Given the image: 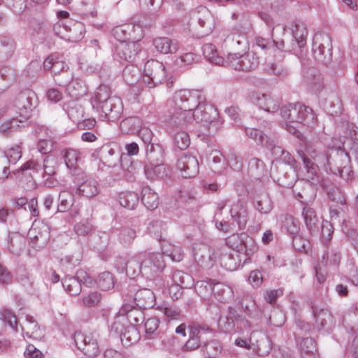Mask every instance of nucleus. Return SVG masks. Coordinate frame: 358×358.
Masks as SVG:
<instances>
[{
	"label": "nucleus",
	"mask_w": 358,
	"mask_h": 358,
	"mask_svg": "<svg viewBox=\"0 0 358 358\" xmlns=\"http://www.w3.org/2000/svg\"><path fill=\"white\" fill-rule=\"evenodd\" d=\"M205 99L202 92L196 90H180L174 93L173 101L180 112H190L194 117L191 127L194 123H201L204 126L211 124L214 117L211 113L215 114L214 108L206 106L203 103Z\"/></svg>",
	"instance_id": "nucleus-1"
},
{
	"label": "nucleus",
	"mask_w": 358,
	"mask_h": 358,
	"mask_svg": "<svg viewBox=\"0 0 358 358\" xmlns=\"http://www.w3.org/2000/svg\"><path fill=\"white\" fill-rule=\"evenodd\" d=\"M193 120L190 112H180L176 107L165 118L166 129L171 136L175 146L180 150H185L190 145L187 129L191 127Z\"/></svg>",
	"instance_id": "nucleus-2"
},
{
	"label": "nucleus",
	"mask_w": 358,
	"mask_h": 358,
	"mask_svg": "<svg viewBox=\"0 0 358 358\" xmlns=\"http://www.w3.org/2000/svg\"><path fill=\"white\" fill-rule=\"evenodd\" d=\"M165 267L163 256L160 253L138 255L129 260L126 266L127 274L136 275L141 273L146 276H152L161 272Z\"/></svg>",
	"instance_id": "nucleus-3"
},
{
	"label": "nucleus",
	"mask_w": 358,
	"mask_h": 358,
	"mask_svg": "<svg viewBox=\"0 0 358 358\" xmlns=\"http://www.w3.org/2000/svg\"><path fill=\"white\" fill-rule=\"evenodd\" d=\"M17 110L16 113L17 115L13 117V119L2 124L0 127V130L2 132H6L8 129H17L20 127L19 123L25 122L31 115L33 107L29 103L28 98L22 95L16 104Z\"/></svg>",
	"instance_id": "nucleus-4"
},
{
	"label": "nucleus",
	"mask_w": 358,
	"mask_h": 358,
	"mask_svg": "<svg viewBox=\"0 0 358 358\" xmlns=\"http://www.w3.org/2000/svg\"><path fill=\"white\" fill-rule=\"evenodd\" d=\"M143 82L149 87L162 83L166 79L164 65L157 60L148 61L144 67Z\"/></svg>",
	"instance_id": "nucleus-5"
},
{
	"label": "nucleus",
	"mask_w": 358,
	"mask_h": 358,
	"mask_svg": "<svg viewBox=\"0 0 358 358\" xmlns=\"http://www.w3.org/2000/svg\"><path fill=\"white\" fill-rule=\"evenodd\" d=\"M259 65V59L252 52L238 57L236 54H229L226 66L235 70L250 71L255 69Z\"/></svg>",
	"instance_id": "nucleus-6"
},
{
	"label": "nucleus",
	"mask_w": 358,
	"mask_h": 358,
	"mask_svg": "<svg viewBox=\"0 0 358 358\" xmlns=\"http://www.w3.org/2000/svg\"><path fill=\"white\" fill-rule=\"evenodd\" d=\"M228 244L238 253L250 257L258 250L255 240L248 236H234L227 241Z\"/></svg>",
	"instance_id": "nucleus-7"
},
{
	"label": "nucleus",
	"mask_w": 358,
	"mask_h": 358,
	"mask_svg": "<svg viewBox=\"0 0 358 358\" xmlns=\"http://www.w3.org/2000/svg\"><path fill=\"white\" fill-rule=\"evenodd\" d=\"M307 155H303L301 158L310 175L308 180L313 179V176L317 173L318 166L325 167L328 163V157L322 153H317L315 150H308Z\"/></svg>",
	"instance_id": "nucleus-8"
},
{
	"label": "nucleus",
	"mask_w": 358,
	"mask_h": 358,
	"mask_svg": "<svg viewBox=\"0 0 358 358\" xmlns=\"http://www.w3.org/2000/svg\"><path fill=\"white\" fill-rule=\"evenodd\" d=\"M331 48V39L328 35L322 33H317L314 35L312 51L315 59L321 62H326L325 50L327 49V52H329Z\"/></svg>",
	"instance_id": "nucleus-9"
},
{
	"label": "nucleus",
	"mask_w": 358,
	"mask_h": 358,
	"mask_svg": "<svg viewBox=\"0 0 358 358\" xmlns=\"http://www.w3.org/2000/svg\"><path fill=\"white\" fill-rule=\"evenodd\" d=\"M54 30L57 34L66 40L76 42L83 37L84 27L83 24H56Z\"/></svg>",
	"instance_id": "nucleus-10"
},
{
	"label": "nucleus",
	"mask_w": 358,
	"mask_h": 358,
	"mask_svg": "<svg viewBox=\"0 0 358 358\" xmlns=\"http://www.w3.org/2000/svg\"><path fill=\"white\" fill-rule=\"evenodd\" d=\"M177 169L182 177L185 178H194L199 171V162L195 157L185 155L178 159Z\"/></svg>",
	"instance_id": "nucleus-11"
},
{
	"label": "nucleus",
	"mask_w": 358,
	"mask_h": 358,
	"mask_svg": "<svg viewBox=\"0 0 358 358\" xmlns=\"http://www.w3.org/2000/svg\"><path fill=\"white\" fill-rule=\"evenodd\" d=\"M100 108L104 117L112 122L117 120L120 117L123 109L121 99L116 96H112L103 102Z\"/></svg>",
	"instance_id": "nucleus-12"
},
{
	"label": "nucleus",
	"mask_w": 358,
	"mask_h": 358,
	"mask_svg": "<svg viewBox=\"0 0 358 358\" xmlns=\"http://www.w3.org/2000/svg\"><path fill=\"white\" fill-rule=\"evenodd\" d=\"M291 30L293 37L297 45V49L294 48V54L299 57L304 55V48L306 43V38L308 34L306 24H292Z\"/></svg>",
	"instance_id": "nucleus-13"
},
{
	"label": "nucleus",
	"mask_w": 358,
	"mask_h": 358,
	"mask_svg": "<svg viewBox=\"0 0 358 358\" xmlns=\"http://www.w3.org/2000/svg\"><path fill=\"white\" fill-rule=\"evenodd\" d=\"M250 100L259 108L268 113H274L279 108V103L269 94L260 92H252L250 96Z\"/></svg>",
	"instance_id": "nucleus-14"
},
{
	"label": "nucleus",
	"mask_w": 358,
	"mask_h": 358,
	"mask_svg": "<svg viewBox=\"0 0 358 358\" xmlns=\"http://www.w3.org/2000/svg\"><path fill=\"white\" fill-rule=\"evenodd\" d=\"M194 255L196 261L206 268L212 266L215 259L214 252L206 245L194 247Z\"/></svg>",
	"instance_id": "nucleus-15"
},
{
	"label": "nucleus",
	"mask_w": 358,
	"mask_h": 358,
	"mask_svg": "<svg viewBox=\"0 0 358 358\" xmlns=\"http://www.w3.org/2000/svg\"><path fill=\"white\" fill-rule=\"evenodd\" d=\"M145 173L149 179H162L169 175L170 170L162 162H150L145 166Z\"/></svg>",
	"instance_id": "nucleus-16"
},
{
	"label": "nucleus",
	"mask_w": 358,
	"mask_h": 358,
	"mask_svg": "<svg viewBox=\"0 0 358 358\" xmlns=\"http://www.w3.org/2000/svg\"><path fill=\"white\" fill-rule=\"evenodd\" d=\"M81 180L82 182L78 187L80 194L87 197H92L99 194V185L95 179L82 176Z\"/></svg>",
	"instance_id": "nucleus-17"
},
{
	"label": "nucleus",
	"mask_w": 358,
	"mask_h": 358,
	"mask_svg": "<svg viewBox=\"0 0 358 358\" xmlns=\"http://www.w3.org/2000/svg\"><path fill=\"white\" fill-rule=\"evenodd\" d=\"M153 44L157 51L162 54H173L178 50V42L167 37L157 38Z\"/></svg>",
	"instance_id": "nucleus-18"
},
{
	"label": "nucleus",
	"mask_w": 358,
	"mask_h": 358,
	"mask_svg": "<svg viewBox=\"0 0 358 358\" xmlns=\"http://www.w3.org/2000/svg\"><path fill=\"white\" fill-rule=\"evenodd\" d=\"M22 329L29 338L38 340L43 337V330L31 316H26V321L23 323Z\"/></svg>",
	"instance_id": "nucleus-19"
},
{
	"label": "nucleus",
	"mask_w": 358,
	"mask_h": 358,
	"mask_svg": "<svg viewBox=\"0 0 358 358\" xmlns=\"http://www.w3.org/2000/svg\"><path fill=\"white\" fill-rule=\"evenodd\" d=\"M223 285L220 283L213 285L210 281H199L196 284V289L198 294L205 298L213 294L215 295L218 294L220 290H222Z\"/></svg>",
	"instance_id": "nucleus-20"
},
{
	"label": "nucleus",
	"mask_w": 358,
	"mask_h": 358,
	"mask_svg": "<svg viewBox=\"0 0 358 358\" xmlns=\"http://www.w3.org/2000/svg\"><path fill=\"white\" fill-rule=\"evenodd\" d=\"M245 133L249 138L253 140L257 144L266 148H271L273 145V141L269 139L267 136L257 129L245 127Z\"/></svg>",
	"instance_id": "nucleus-21"
},
{
	"label": "nucleus",
	"mask_w": 358,
	"mask_h": 358,
	"mask_svg": "<svg viewBox=\"0 0 358 358\" xmlns=\"http://www.w3.org/2000/svg\"><path fill=\"white\" fill-rule=\"evenodd\" d=\"M203 333V329H200L197 327H189V338L184 345L185 350H193L199 348Z\"/></svg>",
	"instance_id": "nucleus-22"
},
{
	"label": "nucleus",
	"mask_w": 358,
	"mask_h": 358,
	"mask_svg": "<svg viewBox=\"0 0 358 358\" xmlns=\"http://www.w3.org/2000/svg\"><path fill=\"white\" fill-rule=\"evenodd\" d=\"M305 106L298 103V104H289L287 106H285L280 108V115H286V113H289V115L291 116L290 124L295 126V134H296V127H297V122H298V116L300 113H304Z\"/></svg>",
	"instance_id": "nucleus-23"
},
{
	"label": "nucleus",
	"mask_w": 358,
	"mask_h": 358,
	"mask_svg": "<svg viewBox=\"0 0 358 358\" xmlns=\"http://www.w3.org/2000/svg\"><path fill=\"white\" fill-rule=\"evenodd\" d=\"M120 313L122 314L129 325L135 327L142 319V313L132 306L124 304L120 310Z\"/></svg>",
	"instance_id": "nucleus-24"
},
{
	"label": "nucleus",
	"mask_w": 358,
	"mask_h": 358,
	"mask_svg": "<svg viewBox=\"0 0 358 358\" xmlns=\"http://www.w3.org/2000/svg\"><path fill=\"white\" fill-rule=\"evenodd\" d=\"M57 166V158L54 155L47 156L43 162V173L50 176L45 181V184L48 187L54 185V182L52 180L51 176L55 173L56 167Z\"/></svg>",
	"instance_id": "nucleus-25"
},
{
	"label": "nucleus",
	"mask_w": 358,
	"mask_h": 358,
	"mask_svg": "<svg viewBox=\"0 0 358 358\" xmlns=\"http://www.w3.org/2000/svg\"><path fill=\"white\" fill-rule=\"evenodd\" d=\"M203 54L204 57L210 62L220 66H226L227 59H224L218 56L215 47L211 43H207L203 46Z\"/></svg>",
	"instance_id": "nucleus-26"
},
{
	"label": "nucleus",
	"mask_w": 358,
	"mask_h": 358,
	"mask_svg": "<svg viewBox=\"0 0 358 358\" xmlns=\"http://www.w3.org/2000/svg\"><path fill=\"white\" fill-rule=\"evenodd\" d=\"M139 197L134 192H121L118 196L120 204L127 209H134L138 203Z\"/></svg>",
	"instance_id": "nucleus-27"
},
{
	"label": "nucleus",
	"mask_w": 358,
	"mask_h": 358,
	"mask_svg": "<svg viewBox=\"0 0 358 358\" xmlns=\"http://www.w3.org/2000/svg\"><path fill=\"white\" fill-rule=\"evenodd\" d=\"M25 245L24 238L18 233H13L9 235L8 237V248L10 251L18 255L24 249Z\"/></svg>",
	"instance_id": "nucleus-28"
},
{
	"label": "nucleus",
	"mask_w": 358,
	"mask_h": 358,
	"mask_svg": "<svg viewBox=\"0 0 358 358\" xmlns=\"http://www.w3.org/2000/svg\"><path fill=\"white\" fill-rule=\"evenodd\" d=\"M142 201L148 209H154L159 204V197L156 192L145 187L142 190Z\"/></svg>",
	"instance_id": "nucleus-29"
},
{
	"label": "nucleus",
	"mask_w": 358,
	"mask_h": 358,
	"mask_svg": "<svg viewBox=\"0 0 358 358\" xmlns=\"http://www.w3.org/2000/svg\"><path fill=\"white\" fill-rule=\"evenodd\" d=\"M159 320L157 318L152 317L148 319L145 322V336L148 339H154L159 336Z\"/></svg>",
	"instance_id": "nucleus-30"
},
{
	"label": "nucleus",
	"mask_w": 358,
	"mask_h": 358,
	"mask_svg": "<svg viewBox=\"0 0 358 358\" xmlns=\"http://www.w3.org/2000/svg\"><path fill=\"white\" fill-rule=\"evenodd\" d=\"M142 124V121L136 117H131L124 120L120 124L122 131L127 134L137 132Z\"/></svg>",
	"instance_id": "nucleus-31"
},
{
	"label": "nucleus",
	"mask_w": 358,
	"mask_h": 358,
	"mask_svg": "<svg viewBox=\"0 0 358 358\" xmlns=\"http://www.w3.org/2000/svg\"><path fill=\"white\" fill-rule=\"evenodd\" d=\"M300 349L303 358H315L316 345L313 339L306 338L300 343Z\"/></svg>",
	"instance_id": "nucleus-32"
},
{
	"label": "nucleus",
	"mask_w": 358,
	"mask_h": 358,
	"mask_svg": "<svg viewBox=\"0 0 358 358\" xmlns=\"http://www.w3.org/2000/svg\"><path fill=\"white\" fill-rule=\"evenodd\" d=\"M231 215L238 223L240 229L245 227L246 220V212L242 205L235 204L230 210Z\"/></svg>",
	"instance_id": "nucleus-33"
},
{
	"label": "nucleus",
	"mask_w": 358,
	"mask_h": 358,
	"mask_svg": "<svg viewBox=\"0 0 358 358\" xmlns=\"http://www.w3.org/2000/svg\"><path fill=\"white\" fill-rule=\"evenodd\" d=\"M163 253L169 256L173 261L180 262L182 259V252L179 246L172 245L164 241L162 245Z\"/></svg>",
	"instance_id": "nucleus-34"
},
{
	"label": "nucleus",
	"mask_w": 358,
	"mask_h": 358,
	"mask_svg": "<svg viewBox=\"0 0 358 358\" xmlns=\"http://www.w3.org/2000/svg\"><path fill=\"white\" fill-rule=\"evenodd\" d=\"M196 60V55L192 52H187L179 57H177L174 60V70L184 69L192 64Z\"/></svg>",
	"instance_id": "nucleus-35"
},
{
	"label": "nucleus",
	"mask_w": 358,
	"mask_h": 358,
	"mask_svg": "<svg viewBox=\"0 0 358 358\" xmlns=\"http://www.w3.org/2000/svg\"><path fill=\"white\" fill-rule=\"evenodd\" d=\"M65 290L71 295H77L81 291L80 282L73 277L66 276L62 282Z\"/></svg>",
	"instance_id": "nucleus-36"
},
{
	"label": "nucleus",
	"mask_w": 358,
	"mask_h": 358,
	"mask_svg": "<svg viewBox=\"0 0 358 358\" xmlns=\"http://www.w3.org/2000/svg\"><path fill=\"white\" fill-rule=\"evenodd\" d=\"M74 202L73 195L68 191H62L59 196L58 210L65 212L69 210Z\"/></svg>",
	"instance_id": "nucleus-37"
},
{
	"label": "nucleus",
	"mask_w": 358,
	"mask_h": 358,
	"mask_svg": "<svg viewBox=\"0 0 358 358\" xmlns=\"http://www.w3.org/2000/svg\"><path fill=\"white\" fill-rule=\"evenodd\" d=\"M120 336L122 342L125 341V345H129L138 340L139 334L134 326L128 325Z\"/></svg>",
	"instance_id": "nucleus-38"
},
{
	"label": "nucleus",
	"mask_w": 358,
	"mask_h": 358,
	"mask_svg": "<svg viewBox=\"0 0 358 358\" xmlns=\"http://www.w3.org/2000/svg\"><path fill=\"white\" fill-rule=\"evenodd\" d=\"M81 261V254L76 252L72 254L66 253L62 255L60 258V263L66 267H71L77 266Z\"/></svg>",
	"instance_id": "nucleus-39"
},
{
	"label": "nucleus",
	"mask_w": 358,
	"mask_h": 358,
	"mask_svg": "<svg viewBox=\"0 0 358 358\" xmlns=\"http://www.w3.org/2000/svg\"><path fill=\"white\" fill-rule=\"evenodd\" d=\"M80 159V152L75 149L69 148L65 151L64 162L69 169H76Z\"/></svg>",
	"instance_id": "nucleus-40"
},
{
	"label": "nucleus",
	"mask_w": 358,
	"mask_h": 358,
	"mask_svg": "<svg viewBox=\"0 0 358 358\" xmlns=\"http://www.w3.org/2000/svg\"><path fill=\"white\" fill-rule=\"evenodd\" d=\"M98 286L103 290H108L114 287L113 275L109 272L101 273L97 280Z\"/></svg>",
	"instance_id": "nucleus-41"
},
{
	"label": "nucleus",
	"mask_w": 358,
	"mask_h": 358,
	"mask_svg": "<svg viewBox=\"0 0 358 358\" xmlns=\"http://www.w3.org/2000/svg\"><path fill=\"white\" fill-rule=\"evenodd\" d=\"M315 322L317 328L321 329L329 325L332 320V316L327 310H321L315 314Z\"/></svg>",
	"instance_id": "nucleus-42"
},
{
	"label": "nucleus",
	"mask_w": 358,
	"mask_h": 358,
	"mask_svg": "<svg viewBox=\"0 0 358 358\" xmlns=\"http://www.w3.org/2000/svg\"><path fill=\"white\" fill-rule=\"evenodd\" d=\"M251 332L248 331L246 335L242 334L238 336L234 341L235 345L241 348L252 350L255 351V346L251 341Z\"/></svg>",
	"instance_id": "nucleus-43"
},
{
	"label": "nucleus",
	"mask_w": 358,
	"mask_h": 358,
	"mask_svg": "<svg viewBox=\"0 0 358 358\" xmlns=\"http://www.w3.org/2000/svg\"><path fill=\"white\" fill-rule=\"evenodd\" d=\"M127 326L128 323L126 321L125 317L120 313L119 311L115 321L111 325V330L121 336Z\"/></svg>",
	"instance_id": "nucleus-44"
},
{
	"label": "nucleus",
	"mask_w": 358,
	"mask_h": 358,
	"mask_svg": "<svg viewBox=\"0 0 358 358\" xmlns=\"http://www.w3.org/2000/svg\"><path fill=\"white\" fill-rule=\"evenodd\" d=\"M255 208L259 213L267 214L273 208L272 202L267 195H263L257 201Z\"/></svg>",
	"instance_id": "nucleus-45"
},
{
	"label": "nucleus",
	"mask_w": 358,
	"mask_h": 358,
	"mask_svg": "<svg viewBox=\"0 0 358 358\" xmlns=\"http://www.w3.org/2000/svg\"><path fill=\"white\" fill-rule=\"evenodd\" d=\"M305 223L309 229L315 228L317 224V218L315 211L309 207H305L303 210Z\"/></svg>",
	"instance_id": "nucleus-46"
},
{
	"label": "nucleus",
	"mask_w": 358,
	"mask_h": 358,
	"mask_svg": "<svg viewBox=\"0 0 358 358\" xmlns=\"http://www.w3.org/2000/svg\"><path fill=\"white\" fill-rule=\"evenodd\" d=\"M165 230V225L161 221L151 222L148 227V231L157 239L162 238V233Z\"/></svg>",
	"instance_id": "nucleus-47"
},
{
	"label": "nucleus",
	"mask_w": 358,
	"mask_h": 358,
	"mask_svg": "<svg viewBox=\"0 0 358 358\" xmlns=\"http://www.w3.org/2000/svg\"><path fill=\"white\" fill-rule=\"evenodd\" d=\"M112 96H110V90L106 85H101L97 88L95 93V101L100 107L103 102L108 101Z\"/></svg>",
	"instance_id": "nucleus-48"
},
{
	"label": "nucleus",
	"mask_w": 358,
	"mask_h": 358,
	"mask_svg": "<svg viewBox=\"0 0 358 358\" xmlns=\"http://www.w3.org/2000/svg\"><path fill=\"white\" fill-rule=\"evenodd\" d=\"M87 342V345L85 346L82 352L90 357L96 356L99 353V348L96 340L91 336H89Z\"/></svg>",
	"instance_id": "nucleus-49"
},
{
	"label": "nucleus",
	"mask_w": 358,
	"mask_h": 358,
	"mask_svg": "<svg viewBox=\"0 0 358 358\" xmlns=\"http://www.w3.org/2000/svg\"><path fill=\"white\" fill-rule=\"evenodd\" d=\"M250 171L256 174L257 176H261L265 173V166L262 161L254 158L252 159L249 162Z\"/></svg>",
	"instance_id": "nucleus-50"
},
{
	"label": "nucleus",
	"mask_w": 358,
	"mask_h": 358,
	"mask_svg": "<svg viewBox=\"0 0 358 358\" xmlns=\"http://www.w3.org/2000/svg\"><path fill=\"white\" fill-rule=\"evenodd\" d=\"M22 156V151L18 145L10 147L5 153V157L10 164H15Z\"/></svg>",
	"instance_id": "nucleus-51"
},
{
	"label": "nucleus",
	"mask_w": 358,
	"mask_h": 358,
	"mask_svg": "<svg viewBox=\"0 0 358 358\" xmlns=\"http://www.w3.org/2000/svg\"><path fill=\"white\" fill-rule=\"evenodd\" d=\"M5 322H8L13 329L17 328L16 317L8 310H4L0 313V326H3Z\"/></svg>",
	"instance_id": "nucleus-52"
},
{
	"label": "nucleus",
	"mask_w": 358,
	"mask_h": 358,
	"mask_svg": "<svg viewBox=\"0 0 358 358\" xmlns=\"http://www.w3.org/2000/svg\"><path fill=\"white\" fill-rule=\"evenodd\" d=\"M315 120V115L313 113L312 109L309 107L305 106L304 113H300L298 116L297 126L299 124L304 123L310 124L313 123Z\"/></svg>",
	"instance_id": "nucleus-53"
},
{
	"label": "nucleus",
	"mask_w": 358,
	"mask_h": 358,
	"mask_svg": "<svg viewBox=\"0 0 358 358\" xmlns=\"http://www.w3.org/2000/svg\"><path fill=\"white\" fill-rule=\"evenodd\" d=\"M101 300V294L96 292H91L83 297V303L86 307L96 306Z\"/></svg>",
	"instance_id": "nucleus-54"
},
{
	"label": "nucleus",
	"mask_w": 358,
	"mask_h": 358,
	"mask_svg": "<svg viewBox=\"0 0 358 358\" xmlns=\"http://www.w3.org/2000/svg\"><path fill=\"white\" fill-rule=\"evenodd\" d=\"M263 281V276L258 270L252 271L250 273L248 277V282L254 288H258L261 286Z\"/></svg>",
	"instance_id": "nucleus-55"
},
{
	"label": "nucleus",
	"mask_w": 358,
	"mask_h": 358,
	"mask_svg": "<svg viewBox=\"0 0 358 358\" xmlns=\"http://www.w3.org/2000/svg\"><path fill=\"white\" fill-rule=\"evenodd\" d=\"M137 132L138 136L145 144L150 143L152 141L153 133L149 127L142 124Z\"/></svg>",
	"instance_id": "nucleus-56"
},
{
	"label": "nucleus",
	"mask_w": 358,
	"mask_h": 358,
	"mask_svg": "<svg viewBox=\"0 0 358 358\" xmlns=\"http://www.w3.org/2000/svg\"><path fill=\"white\" fill-rule=\"evenodd\" d=\"M136 296L138 297H144L145 303L143 305L145 306H153L155 305V296L153 292L150 289H143L137 292Z\"/></svg>",
	"instance_id": "nucleus-57"
},
{
	"label": "nucleus",
	"mask_w": 358,
	"mask_h": 358,
	"mask_svg": "<svg viewBox=\"0 0 358 358\" xmlns=\"http://www.w3.org/2000/svg\"><path fill=\"white\" fill-rule=\"evenodd\" d=\"M270 71L278 76H285L288 73V70L282 63H274L271 65Z\"/></svg>",
	"instance_id": "nucleus-58"
},
{
	"label": "nucleus",
	"mask_w": 358,
	"mask_h": 358,
	"mask_svg": "<svg viewBox=\"0 0 358 358\" xmlns=\"http://www.w3.org/2000/svg\"><path fill=\"white\" fill-rule=\"evenodd\" d=\"M173 278L176 285H178L181 287H186V285H185V280L189 279V276L182 271H176L173 274Z\"/></svg>",
	"instance_id": "nucleus-59"
},
{
	"label": "nucleus",
	"mask_w": 358,
	"mask_h": 358,
	"mask_svg": "<svg viewBox=\"0 0 358 358\" xmlns=\"http://www.w3.org/2000/svg\"><path fill=\"white\" fill-rule=\"evenodd\" d=\"M91 336L92 335L84 334L82 332H76L74 334V341H75V343H76V345L77 346V348L79 350H80L81 351H83V348L85 346V344H84L85 341L86 339H88L89 336Z\"/></svg>",
	"instance_id": "nucleus-60"
},
{
	"label": "nucleus",
	"mask_w": 358,
	"mask_h": 358,
	"mask_svg": "<svg viewBox=\"0 0 358 358\" xmlns=\"http://www.w3.org/2000/svg\"><path fill=\"white\" fill-rule=\"evenodd\" d=\"M281 120L280 123L285 127V129L290 133L295 134V126L290 124L291 116L289 113H286V115H280Z\"/></svg>",
	"instance_id": "nucleus-61"
},
{
	"label": "nucleus",
	"mask_w": 358,
	"mask_h": 358,
	"mask_svg": "<svg viewBox=\"0 0 358 358\" xmlns=\"http://www.w3.org/2000/svg\"><path fill=\"white\" fill-rule=\"evenodd\" d=\"M47 98L51 102H58L62 99V92L57 89L52 88L47 92Z\"/></svg>",
	"instance_id": "nucleus-62"
},
{
	"label": "nucleus",
	"mask_w": 358,
	"mask_h": 358,
	"mask_svg": "<svg viewBox=\"0 0 358 358\" xmlns=\"http://www.w3.org/2000/svg\"><path fill=\"white\" fill-rule=\"evenodd\" d=\"M286 228L291 234H296L299 230L298 222L292 217H287Z\"/></svg>",
	"instance_id": "nucleus-63"
},
{
	"label": "nucleus",
	"mask_w": 358,
	"mask_h": 358,
	"mask_svg": "<svg viewBox=\"0 0 358 358\" xmlns=\"http://www.w3.org/2000/svg\"><path fill=\"white\" fill-rule=\"evenodd\" d=\"M282 294V292L280 289L269 290L265 292V299L269 303H273L276 299Z\"/></svg>",
	"instance_id": "nucleus-64"
}]
</instances>
